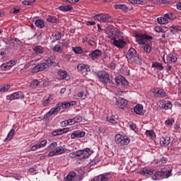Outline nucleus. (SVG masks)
<instances>
[{"mask_svg":"<svg viewBox=\"0 0 181 181\" xmlns=\"http://www.w3.org/2000/svg\"><path fill=\"white\" fill-rule=\"evenodd\" d=\"M153 37L151 35L142 34V33H138L136 34V42L139 43V45H142L144 52H146V53H149L150 52H152V48H151V45L149 44L146 43L147 40H152Z\"/></svg>","mask_w":181,"mask_h":181,"instance_id":"nucleus-1","label":"nucleus"},{"mask_svg":"<svg viewBox=\"0 0 181 181\" xmlns=\"http://www.w3.org/2000/svg\"><path fill=\"white\" fill-rule=\"evenodd\" d=\"M95 76L103 84L108 85L112 83V78L110 76L107 71H100L95 74Z\"/></svg>","mask_w":181,"mask_h":181,"instance_id":"nucleus-2","label":"nucleus"},{"mask_svg":"<svg viewBox=\"0 0 181 181\" xmlns=\"http://www.w3.org/2000/svg\"><path fill=\"white\" fill-rule=\"evenodd\" d=\"M91 153L92 151L90 148H86L83 150H78L75 151L76 156H77L78 158L81 157L79 158L81 160H84V159H87V158H88V156L91 155Z\"/></svg>","mask_w":181,"mask_h":181,"instance_id":"nucleus-3","label":"nucleus"},{"mask_svg":"<svg viewBox=\"0 0 181 181\" xmlns=\"http://www.w3.org/2000/svg\"><path fill=\"white\" fill-rule=\"evenodd\" d=\"M95 21H98L99 22L111 23H112V18L108 14H96L94 17Z\"/></svg>","mask_w":181,"mask_h":181,"instance_id":"nucleus-4","label":"nucleus"},{"mask_svg":"<svg viewBox=\"0 0 181 181\" xmlns=\"http://www.w3.org/2000/svg\"><path fill=\"white\" fill-rule=\"evenodd\" d=\"M129 138L124 136L121 134H117L115 136V141L119 145H128L129 144Z\"/></svg>","mask_w":181,"mask_h":181,"instance_id":"nucleus-5","label":"nucleus"},{"mask_svg":"<svg viewBox=\"0 0 181 181\" xmlns=\"http://www.w3.org/2000/svg\"><path fill=\"white\" fill-rule=\"evenodd\" d=\"M46 69H49V64L46 62H42L33 67L31 71L32 73H39V71H44Z\"/></svg>","mask_w":181,"mask_h":181,"instance_id":"nucleus-6","label":"nucleus"},{"mask_svg":"<svg viewBox=\"0 0 181 181\" xmlns=\"http://www.w3.org/2000/svg\"><path fill=\"white\" fill-rule=\"evenodd\" d=\"M20 98H25V95L21 91L16 92L6 96V99L10 100V101H12L13 100H19Z\"/></svg>","mask_w":181,"mask_h":181,"instance_id":"nucleus-7","label":"nucleus"},{"mask_svg":"<svg viewBox=\"0 0 181 181\" xmlns=\"http://www.w3.org/2000/svg\"><path fill=\"white\" fill-rule=\"evenodd\" d=\"M111 43H112V45H114V46H116V47H120V49H122V47H124V46H125V42L124 40L119 39V40H117V37H113L111 39Z\"/></svg>","mask_w":181,"mask_h":181,"instance_id":"nucleus-8","label":"nucleus"},{"mask_svg":"<svg viewBox=\"0 0 181 181\" xmlns=\"http://www.w3.org/2000/svg\"><path fill=\"white\" fill-rule=\"evenodd\" d=\"M169 144H170V135H164L160 139L161 146H168Z\"/></svg>","mask_w":181,"mask_h":181,"instance_id":"nucleus-9","label":"nucleus"},{"mask_svg":"<svg viewBox=\"0 0 181 181\" xmlns=\"http://www.w3.org/2000/svg\"><path fill=\"white\" fill-rule=\"evenodd\" d=\"M111 177L110 174H101L95 177L91 181H108V179Z\"/></svg>","mask_w":181,"mask_h":181,"instance_id":"nucleus-10","label":"nucleus"},{"mask_svg":"<svg viewBox=\"0 0 181 181\" xmlns=\"http://www.w3.org/2000/svg\"><path fill=\"white\" fill-rule=\"evenodd\" d=\"M86 136V132L80 130L74 131L71 134V139H76V138H83Z\"/></svg>","mask_w":181,"mask_h":181,"instance_id":"nucleus-11","label":"nucleus"},{"mask_svg":"<svg viewBox=\"0 0 181 181\" xmlns=\"http://www.w3.org/2000/svg\"><path fill=\"white\" fill-rule=\"evenodd\" d=\"M138 53H136V50L134 48H130L126 54V57L127 60H132Z\"/></svg>","mask_w":181,"mask_h":181,"instance_id":"nucleus-12","label":"nucleus"},{"mask_svg":"<svg viewBox=\"0 0 181 181\" xmlns=\"http://www.w3.org/2000/svg\"><path fill=\"white\" fill-rule=\"evenodd\" d=\"M151 177L153 180H160L161 179H163V177H165V172L157 171Z\"/></svg>","mask_w":181,"mask_h":181,"instance_id":"nucleus-13","label":"nucleus"},{"mask_svg":"<svg viewBox=\"0 0 181 181\" xmlns=\"http://www.w3.org/2000/svg\"><path fill=\"white\" fill-rule=\"evenodd\" d=\"M33 54H43L45 53V48L40 45H37L33 49Z\"/></svg>","mask_w":181,"mask_h":181,"instance_id":"nucleus-14","label":"nucleus"},{"mask_svg":"<svg viewBox=\"0 0 181 181\" xmlns=\"http://www.w3.org/2000/svg\"><path fill=\"white\" fill-rule=\"evenodd\" d=\"M164 60V63H175L176 62H177V57L175 55H173V54L170 53L169 54L167 57H166V60Z\"/></svg>","mask_w":181,"mask_h":181,"instance_id":"nucleus-15","label":"nucleus"},{"mask_svg":"<svg viewBox=\"0 0 181 181\" xmlns=\"http://www.w3.org/2000/svg\"><path fill=\"white\" fill-rule=\"evenodd\" d=\"M115 104L116 105H119V108L122 110L123 108H124L125 105L128 104V103L124 98H119L118 100H117Z\"/></svg>","mask_w":181,"mask_h":181,"instance_id":"nucleus-16","label":"nucleus"},{"mask_svg":"<svg viewBox=\"0 0 181 181\" xmlns=\"http://www.w3.org/2000/svg\"><path fill=\"white\" fill-rule=\"evenodd\" d=\"M159 107L162 108V110H170V108L173 107V105L170 102H161L160 103Z\"/></svg>","mask_w":181,"mask_h":181,"instance_id":"nucleus-17","label":"nucleus"},{"mask_svg":"<svg viewBox=\"0 0 181 181\" xmlns=\"http://www.w3.org/2000/svg\"><path fill=\"white\" fill-rule=\"evenodd\" d=\"M59 10L62 11V12H69L70 11H73V6L72 5L60 6L59 7Z\"/></svg>","mask_w":181,"mask_h":181,"instance_id":"nucleus-18","label":"nucleus"},{"mask_svg":"<svg viewBox=\"0 0 181 181\" xmlns=\"http://www.w3.org/2000/svg\"><path fill=\"white\" fill-rule=\"evenodd\" d=\"M154 170L153 168L144 169L141 170L140 173L141 175H144V176H149V175H153Z\"/></svg>","mask_w":181,"mask_h":181,"instance_id":"nucleus-19","label":"nucleus"},{"mask_svg":"<svg viewBox=\"0 0 181 181\" xmlns=\"http://www.w3.org/2000/svg\"><path fill=\"white\" fill-rule=\"evenodd\" d=\"M76 173L70 172L67 176L64 177V181H73L75 180Z\"/></svg>","mask_w":181,"mask_h":181,"instance_id":"nucleus-20","label":"nucleus"},{"mask_svg":"<svg viewBox=\"0 0 181 181\" xmlns=\"http://www.w3.org/2000/svg\"><path fill=\"white\" fill-rule=\"evenodd\" d=\"M132 60V62L134 63V64H142V57L138 54Z\"/></svg>","mask_w":181,"mask_h":181,"instance_id":"nucleus-21","label":"nucleus"},{"mask_svg":"<svg viewBox=\"0 0 181 181\" xmlns=\"http://www.w3.org/2000/svg\"><path fill=\"white\" fill-rule=\"evenodd\" d=\"M47 22H50L51 23H59V22H60L59 18H57L54 16H48L47 17Z\"/></svg>","mask_w":181,"mask_h":181,"instance_id":"nucleus-22","label":"nucleus"},{"mask_svg":"<svg viewBox=\"0 0 181 181\" xmlns=\"http://www.w3.org/2000/svg\"><path fill=\"white\" fill-rule=\"evenodd\" d=\"M134 111L136 114L141 115L144 111V106L142 105H136L134 107Z\"/></svg>","mask_w":181,"mask_h":181,"instance_id":"nucleus-23","label":"nucleus"},{"mask_svg":"<svg viewBox=\"0 0 181 181\" xmlns=\"http://www.w3.org/2000/svg\"><path fill=\"white\" fill-rule=\"evenodd\" d=\"M89 56H91L92 59H97V57L101 56V51L100 49H95L89 54Z\"/></svg>","mask_w":181,"mask_h":181,"instance_id":"nucleus-24","label":"nucleus"},{"mask_svg":"<svg viewBox=\"0 0 181 181\" xmlns=\"http://www.w3.org/2000/svg\"><path fill=\"white\" fill-rule=\"evenodd\" d=\"M35 25L37 28H39L40 29H43L45 28V21L42 19H37L35 22Z\"/></svg>","mask_w":181,"mask_h":181,"instance_id":"nucleus-25","label":"nucleus"},{"mask_svg":"<svg viewBox=\"0 0 181 181\" xmlns=\"http://www.w3.org/2000/svg\"><path fill=\"white\" fill-rule=\"evenodd\" d=\"M48 64H50V66H52V67H54L57 66V64L56 63V57H50L47 60Z\"/></svg>","mask_w":181,"mask_h":181,"instance_id":"nucleus-26","label":"nucleus"},{"mask_svg":"<svg viewBox=\"0 0 181 181\" xmlns=\"http://www.w3.org/2000/svg\"><path fill=\"white\" fill-rule=\"evenodd\" d=\"M115 9H121L124 12H127L128 11V7L125 4H115L114 5Z\"/></svg>","mask_w":181,"mask_h":181,"instance_id":"nucleus-27","label":"nucleus"},{"mask_svg":"<svg viewBox=\"0 0 181 181\" xmlns=\"http://www.w3.org/2000/svg\"><path fill=\"white\" fill-rule=\"evenodd\" d=\"M62 110V107H60L59 105L55 107H52L50 110L49 112L51 113L52 115H57V114L58 112H60V111Z\"/></svg>","mask_w":181,"mask_h":181,"instance_id":"nucleus-28","label":"nucleus"},{"mask_svg":"<svg viewBox=\"0 0 181 181\" xmlns=\"http://www.w3.org/2000/svg\"><path fill=\"white\" fill-rule=\"evenodd\" d=\"M59 77L62 80H69L70 78V76L67 75V71H59Z\"/></svg>","mask_w":181,"mask_h":181,"instance_id":"nucleus-29","label":"nucleus"},{"mask_svg":"<svg viewBox=\"0 0 181 181\" xmlns=\"http://www.w3.org/2000/svg\"><path fill=\"white\" fill-rule=\"evenodd\" d=\"M52 50L57 53H63V47L57 44L53 47Z\"/></svg>","mask_w":181,"mask_h":181,"instance_id":"nucleus-30","label":"nucleus"},{"mask_svg":"<svg viewBox=\"0 0 181 181\" xmlns=\"http://www.w3.org/2000/svg\"><path fill=\"white\" fill-rule=\"evenodd\" d=\"M157 22H158L160 25H165V23H168L169 21L165 17H160L157 18Z\"/></svg>","mask_w":181,"mask_h":181,"instance_id":"nucleus-31","label":"nucleus"},{"mask_svg":"<svg viewBox=\"0 0 181 181\" xmlns=\"http://www.w3.org/2000/svg\"><path fill=\"white\" fill-rule=\"evenodd\" d=\"M40 84V81L37 79L33 80L30 83L31 88H37L38 86Z\"/></svg>","mask_w":181,"mask_h":181,"instance_id":"nucleus-32","label":"nucleus"},{"mask_svg":"<svg viewBox=\"0 0 181 181\" xmlns=\"http://www.w3.org/2000/svg\"><path fill=\"white\" fill-rule=\"evenodd\" d=\"M36 2V0L29 1V0H24L22 1L23 5H25L27 6H32L33 4Z\"/></svg>","mask_w":181,"mask_h":181,"instance_id":"nucleus-33","label":"nucleus"},{"mask_svg":"<svg viewBox=\"0 0 181 181\" xmlns=\"http://www.w3.org/2000/svg\"><path fill=\"white\" fill-rule=\"evenodd\" d=\"M11 88V85H4L3 86H0V93H6Z\"/></svg>","mask_w":181,"mask_h":181,"instance_id":"nucleus-34","label":"nucleus"},{"mask_svg":"<svg viewBox=\"0 0 181 181\" xmlns=\"http://www.w3.org/2000/svg\"><path fill=\"white\" fill-rule=\"evenodd\" d=\"M56 155H62V153H64V148L57 147L55 149H54Z\"/></svg>","mask_w":181,"mask_h":181,"instance_id":"nucleus-35","label":"nucleus"},{"mask_svg":"<svg viewBox=\"0 0 181 181\" xmlns=\"http://www.w3.org/2000/svg\"><path fill=\"white\" fill-rule=\"evenodd\" d=\"M152 67H155L156 69H159V70H163V66L162 65V64L159 62L153 63Z\"/></svg>","mask_w":181,"mask_h":181,"instance_id":"nucleus-36","label":"nucleus"},{"mask_svg":"<svg viewBox=\"0 0 181 181\" xmlns=\"http://www.w3.org/2000/svg\"><path fill=\"white\" fill-rule=\"evenodd\" d=\"M14 134H15V130L11 129V130L8 132V135H7L6 139L7 141H11V139H12V138H13Z\"/></svg>","mask_w":181,"mask_h":181,"instance_id":"nucleus-37","label":"nucleus"},{"mask_svg":"<svg viewBox=\"0 0 181 181\" xmlns=\"http://www.w3.org/2000/svg\"><path fill=\"white\" fill-rule=\"evenodd\" d=\"M73 52L76 54H81L83 53V49L80 47H73Z\"/></svg>","mask_w":181,"mask_h":181,"instance_id":"nucleus-38","label":"nucleus"},{"mask_svg":"<svg viewBox=\"0 0 181 181\" xmlns=\"http://www.w3.org/2000/svg\"><path fill=\"white\" fill-rule=\"evenodd\" d=\"M107 119L109 122H111V124H117V119H115V116H108Z\"/></svg>","mask_w":181,"mask_h":181,"instance_id":"nucleus-39","label":"nucleus"},{"mask_svg":"<svg viewBox=\"0 0 181 181\" xmlns=\"http://www.w3.org/2000/svg\"><path fill=\"white\" fill-rule=\"evenodd\" d=\"M120 86H122L124 88L128 87V81H127L124 76L122 78V83H120Z\"/></svg>","mask_w":181,"mask_h":181,"instance_id":"nucleus-40","label":"nucleus"},{"mask_svg":"<svg viewBox=\"0 0 181 181\" xmlns=\"http://www.w3.org/2000/svg\"><path fill=\"white\" fill-rule=\"evenodd\" d=\"M58 105H59L60 108H70V103H59Z\"/></svg>","mask_w":181,"mask_h":181,"instance_id":"nucleus-41","label":"nucleus"},{"mask_svg":"<svg viewBox=\"0 0 181 181\" xmlns=\"http://www.w3.org/2000/svg\"><path fill=\"white\" fill-rule=\"evenodd\" d=\"M146 135H147V136H151V138H153L155 136V132L153 130H146Z\"/></svg>","mask_w":181,"mask_h":181,"instance_id":"nucleus-42","label":"nucleus"},{"mask_svg":"<svg viewBox=\"0 0 181 181\" xmlns=\"http://www.w3.org/2000/svg\"><path fill=\"white\" fill-rule=\"evenodd\" d=\"M46 144H47V140H42L41 141L40 143L37 144L38 148H43L45 146H46Z\"/></svg>","mask_w":181,"mask_h":181,"instance_id":"nucleus-43","label":"nucleus"},{"mask_svg":"<svg viewBox=\"0 0 181 181\" xmlns=\"http://www.w3.org/2000/svg\"><path fill=\"white\" fill-rule=\"evenodd\" d=\"M75 181H81L83 179H84V177L83 176V175H77L75 173Z\"/></svg>","mask_w":181,"mask_h":181,"instance_id":"nucleus-44","label":"nucleus"},{"mask_svg":"<svg viewBox=\"0 0 181 181\" xmlns=\"http://www.w3.org/2000/svg\"><path fill=\"white\" fill-rule=\"evenodd\" d=\"M1 70H9L11 69V66L8 64H3L1 65Z\"/></svg>","mask_w":181,"mask_h":181,"instance_id":"nucleus-45","label":"nucleus"},{"mask_svg":"<svg viewBox=\"0 0 181 181\" xmlns=\"http://www.w3.org/2000/svg\"><path fill=\"white\" fill-rule=\"evenodd\" d=\"M152 93H154V97H160V89H153Z\"/></svg>","mask_w":181,"mask_h":181,"instance_id":"nucleus-46","label":"nucleus"},{"mask_svg":"<svg viewBox=\"0 0 181 181\" xmlns=\"http://www.w3.org/2000/svg\"><path fill=\"white\" fill-rule=\"evenodd\" d=\"M123 76H117L115 78V83L118 84V86H121V83L122 81Z\"/></svg>","mask_w":181,"mask_h":181,"instance_id":"nucleus-47","label":"nucleus"},{"mask_svg":"<svg viewBox=\"0 0 181 181\" xmlns=\"http://www.w3.org/2000/svg\"><path fill=\"white\" fill-rule=\"evenodd\" d=\"M165 18H167L168 19H170V21H173L175 19V17L173 16V13H168L165 14Z\"/></svg>","mask_w":181,"mask_h":181,"instance_id":"nucleus-48","label":"nucleus"},{"mask_svg":"<svg viewBox=\"0 0 181 181\" xmlns=\"http://www.w3.org/2000/svg\"><path fill=\"white\" fill-rule=\"evenodd\" d=\"M77 69H78V70H79V71H81L83 70H86V65L84 64H79L77 66Z\"/></svg>","mask_w":181,"mask_h":181,"instance_id":"nucleus-49","label":"nucleus"},{"mask_svg":"<svg viewBox=\"0 0 181 181\" xmlns=\"http://www.w3.org/2000/svg\"><path fill=\"white\" fill-rule=\"evenodd\" d=\"M51 115H52L50 112V111H49L47 113H46V115H45V116H44L45 119H46V121H50Z\"/></svg>","mask_w":181,"mask_h":181,"instance_id":"nucleus-50","label":"nucleus"},{"mask_svg":"<svg viewBox=\"0 0 181 181\" xmlns=\"http://www.w3.org/2000/svg\"><path fill=\"white\" fill-rule=\"evenodd\" d=\"M173 122H175L174 119H168L165 121L166 125H172L173 124Z\"/></svg>","mask_w":181,"mask_h":181,"instance_id":"nucleus-51","label":"nucleus"},{"mask_svg":"<svg viewBox=\"0 0 181 181\" xmlns=\"http://www.w3.org/2000/svg\"><path fill=\"white\" fill-rule=\"evenodd\" d=\"M74 119L75 122H81V121H83V117L81 116H76Z\"/></svg>","mask_w":181,"mask_h":181,"instance_id":"nucleus-52","label":"nucleus"},{"mask_svg":"<svg viewBox=\"0 0 181 181\" xmlns=\"http://www.w3.org/2000/svg\"><path fill=\"white\" fill-rule=\"evenodd\" d=\"M11 42L13 43V45H21L22 44V42H21L18 39L11 40Z\"/></svg>","mask_w":181,"mask_h":181,"instance_id":"nucleus-53","label":"nucleus"},{"mask_svg":"<svg viewBox=\"0 0 181 181\" xmlns=\"http://www.w3.org/2000/svg\"><path fill=\"white\" fill-rule=\"evenodd\" d=\"M129 127L132 129V131H134V132H136V131H138V129H136V124L135 123L130 124Z\"/></svg>","mask_w":181,"mask_h":181,"instance_id":"nucleus-54","label":"nucleus"},{"mask_svg":"<svg viewBox=\"0 0 181 181\" xmlns=\"http://www.w3.org/2000/svg\"><path fill=\"white\" fill-rule=\"evenodd\" d=\"M67 124L68 125H74V124H76V121L74 120V118L68 119Z\"/></svg>","mask_w":181,"mask_h":181,"instance_id":"nucleus-55","label":"nucleus"},{"mask_svg":"<svg viewBox=\"0 0 181 181\" xmlns=\"http://www.w3.org/2000/svg\"><path fill=\"white\" fill-rule=\"evenodd\" d=\"M154 29H155V31L158 32V33L160 32H165V30L159 26L156 27Z\"/></svg>","mask_w":181,"mask_h":181,"instance_id":"nucleus-56","label":"nucleus"},{"mask_svg":"<svg viewBox=\"0 0 181 181\" xmlns=\"http://www.w3.org/2000/svg\"><path fill=\"white\" fill-rule=\"evenodd\" d=\"M50 103V99L49 98H47V99H46V100H45L44 101H43V106L44 107H47V105H49V104Z\"/></svg>","mask_w":181,"mask_h":181,"instance_id":"nucleus-57","label":"nucleus"},{"mask_svg":"<svg viewBox=\"0 0 181 181\" xmlns=\"http://www.w3.org/2000/svg\"><path fill=\"white\" fill-rule=\"evenodd\" d=\"M57 146V143L56 141L52 142L49 144L48 148H50L51 149H53L54 148H56Z\"/></svg>","mask_w":181,"mask_h":181,"instance_id":"nucleus-58","label":"nucleus"},{"mask_svg":"<svg viewBox=\"0 0 181 181\" xmlns=\"http://www.w3.org/2000/svg\"><path fill=\"white\" fill-rule=\"evenodd\" d=\"M55 39L56 40H60L62 39V33H58L55 34Z\"/></svg>","mask_w":181,"mask_h":181,"instance_id":"nucleus-59","label":"nucleus"},{"mask_svg":"<svg viewBox=\"0 0 181 181\" xmlns=\"http://www.w3.org/2000/svg\"><path fill=\"white\" fill-rule=\"evenodd\" d=\"M7 64H8V66H10V69H11V67H12L13 66H15L16 64V62L10 61L7 63Z\"/></svg>","mask_w":181,"mask_h":181,"instance_id":"nucleus-60","label":"nucleus"},{"mask_svg":"<svg viewBox=\"0 0 181 181\" xmlns=\"http://www.w3.org/2000/svg\"><path fill=\"white\" fill-rule=\"evenodd\" d=\"M21 12L20 8H13V15H18Z\"/></svg>","mask_w":181,"mask_h":181,"instance_id":"nucleus-61","label":"nucleus"},{"mask_svg":"<svg viewBox=\"0 0 181 181\" xmlns=\"http://www.w3.org/2000/svg\"><path fill=\"white\" fill-rule=\"evenodd\" d=\"M165 95H166L165 90L160 89V97H165Z\"/></svg>","mask_w":181,"mask_h":181,"instance_id":"nucleus-62","label":"nucleus"},{"mask_svg":"<svg viewBox=\"0 0 181 181\" xmlns=\"http://www.w3.org/2000/svg\"><path fill=\"white\" fill-rule=\"evenodd\" d=\"M69 157L71 158H76V151H73V152L70 153L69 154Z\"/></svg>","mask_w":181,"mask_h":181,"instance_id":"nucleus-63","label":"nucleus"},{"mask_svg":"<svg viewBox=\"0 0 181 181\" xmlns=\"http://www.w3.org/2000/svg\"><path fill=\"white\" fill-rule=\"evenodd\" d=\"M36 149H39V146H37V144H35L31 147V151H36Z\"/></svg>","mask_w":181,"mask_h":181,"instance_id":"nucleus-64","label":"nucleus"}]
</instances>
